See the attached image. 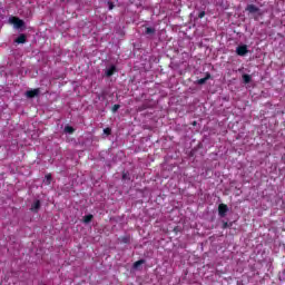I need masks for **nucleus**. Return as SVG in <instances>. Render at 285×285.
<instances>
[{"mask_svg":"<svg viewBox=\"0 0 285 285\" xmlns=\"http://www.w3.org/2000/svg\"><path fill=\"white\" fill-rule=\"evenodd\" d=\"M236 55H238V57H246V55H248V46L246 45L238 46L236 48Z\"/></svg>","mask_w":285,"mask_h":285,"instance_id":"f257e3e1","label":"nucleus"},{"mask_svg":"<svg viewBox=\"0 0 285 285\" xmlns=\"http://www.w3.org/2000/svg\"><path fill=\"white\" fill-rule=\"evenodd\" d=\"M226 213H228V205L219 204L218 205V215H219V217H225Z\"/></svg>","mask_w":285,"mask_h":285,"instance_id":"f03ea898","label":"nucleus"},{"mask_svg":"<svg viewBox=\"0 0 285 285\" xmlns=\"http://www.w3.org/2000/svg\"><path fill=\"white\" fill-rule=\"evenodd\" d=\"M10 22L14 26V28L19 29V28H23V20L19 19V18H11Z\"/></svg>","mask_w":285,"mask_h":285,"instance_id":"7ed1b4c3","label":"nucleus"},{"mask_svg":"<svg viewBox=\"0 0 285 285\" xmlns=\"http://www.w3.org/2000/svg\"><path fill=\"white\" fill-rule=\"evenodd\" d=\"M245 10L246 12H249V14H255V12H261V9L255 4H248Z\"/></svg>","mask_w":285,"mask_h":285,"instance_id":"20e7f679","label":"nucleus"},{"mask_svg":"<svg viewBox=\"0 0 285 285\" xmlns=\"http://www.w3.org/2000/svg\"><path fill=\"white\" fill-rule=\"evenodd\" d=\"M38 95H39V89L29 90L26 92V97H28L29 99H32L33 97H38Z\"/></svg>","mask_w":285,"mask_h":285,"instance_id":"39448f33","label":"nucleus"},{"mask_svg":"<svg viewBox=\"0 0 285 285\" xmlns=\"http://www.w3.org/2000/svg\"><path fill=\"white\" fill-rule=\"evenodd\" d=\"M208 79H210V73L207 72L206 76H205V78H200V79L197 80V85H198V86H204V83H206V81H207Z\"/></svg>","mask_w":285,"mask_h":285,"instance_id":"423d86ee","label":"nucleus"},{"mask_svg":"<svg viewBox=\"0 0 285 285\" xmlns=\"http://www.w3.org/2000/svg\"><path fill=\"white\" fill-rule=\"evenodd\" d=\"M117 70V68L115 66H111L109 67L107 70H106V75L107 77H112V75H115V71Z\"/></svg>","mask_w":285,"mask_h":285,"instance_id":"0eeeda50","label":"nucleus"},{"mask_svg":"<svg viewBox=\"0 0 285 285\" xmlns=\"http://www.w3.org/2000/svg\"><path fill=\"white\" fill-rule=\"evenodd\" d=\"M155 32H157V30H155V28H153V27H147L145 30V35H149L150 37H153V35H155Z\"/></svg>","mask_w":285,"mask_h":285,"instance_id":"6e6552de","label":"nucleus"},{"mask_svg":"<svg viewBox=\"0 0 285 285\" xmlns=\"http://www.w3.org/2000/svg\"><path fill=\"white\" fill-rule=\"evenodd\" d=\"M39 208H41V203L39 200H36L32 205H31V210H38Z\"/></svg>","mask_w":285,"mask_h":285,"instance_id":"1a4fd4ad","label":"nucleus"},{"mask_svg":"<svg viewBox=\"0 0 285 285\" xmlns=\"http://www.w3.org/2000/svg\"><path fill=\"white\" fill-rule=\"evenodd\" d=\"M253 77L248 73H244L243 75V81L244 83H248L249 81H252Z\"/></svg>","mask_w":285,"mask_h":285,"instance_id":"9d476101","label":"nucleus"},{"mask_svg":"<svg viewBox=\"0 0 285 285\" xmlns=\"http://www.w3.org/2000/svg\"><path fill=\"white\" fill-rule=\"evenodd\" d=\"M16 43H26V36H24V35H20V36L16 39Z\"/></svg>","mask_w":285,"mask_h":285,"instance_id":"9b49d317","label":"nucleus"},{"mask_svg":"<svg viewBox=\"0 0 285 285\" xmlns=\"http://www.w3.org/2000/svg\"><path fill=\"white\" fill-rule=\"evenodd\" d=\"M50 181H52V176L50 174H48L45 177L43 184H46V186H50Z\"/></svg>","mask_w":285,"mask_h":285,"instance_id":"f8f14e48","label":"nucleus"},{"mask_svg":"<svg viewBox=\"0 0 285 285\" xmlns=\"http://www.w3.org/2000/svg\"><path fill=\"white\" fill-rule=\"evenodd\" d=\"M65 132H67L68 135H72L75 132V128L67 126L65 127Z\"/></svg>","mask_w":285,"mask_h":285,"instance_id":"ddd939ff","label":"nucleus"},{"mask_svg":"<svg viewBox=\"0 0 285 285\" xmlns=\"http://www.w3.org/2000/svg\"><path fill=\"white\" fill-rule=\"evenodd\" d=\"M90 222H92V215L89 214V215L83 217V223L85 224H90Z\"/></svg>","mask_w":285,"mask_h":285,"instance_id":"4468645a","label":"nucleus"},{"mask_svg":"<svg viewBox=\"0 0 285 285\" xmlns=\"http://www.w3.org/2000/svg\"><path fill=\"white\" fill-rule=\"evenodd\" d=\"M230 226H233V223L228 224V222H224L223 223V229L225 230V228H230Z\"/></svg>","mask_w":285,"mask_h":285,"instance_id":"2eb2a0df","label":"nucleus"},{"mask_svg":"<svg viewBox=\"0 0 285 285\" xmlns=\"http://www.w3.org/2000/svg\"><path fill=\"white\" fill-rule=\"evenodd\" d=\"M206 17V11H200L198 13V19H204Z\"/></svg>","mask_w":285,"mask_h":285,"instance_id":"dca6fc26","label":"nucleus"},{"mask_svg":"<svg viewBox=\"0 0 285 285\" xmlns=\"http://www.w3.org/2000/svg\"><path fill=\"white\" fill-rule=\"evenodd\" d=\"M140 264H144V261H138L134 264V268H138Z\"/></svg>","mask_w":285,"mask_h":285,"instance_id":"f3484780","label":"nucleus"},{"mask_svg":"<svg viewBox=\"0 0 285 285\" xmlns=\"http://www.w3.org/2000/svg\"><path fill=\"white\" fill-rule=\"evenodd\" d=\"M279 279L285 281V269L279 274Z\"/></svg>","mask_w":285,"mask_h":285,"instance_id":"a211bd4d","label":"nucleus"},{"mask_svg":"<svg viewBox=\"0 0 285 285\" xmlns=\"http://www.w3.org/2000/svg\"><path fill=\"white\" fill-rule=\"evenodd\" d=\"M117 110H119V105H115V106L112 107V112H117Z\"/></svg>","mask_w":285,"mask_h":285,"instance_id":"6ab92c4d","label":"nucleus"},{"mask_svg":"<svg viewBox=\"0 0 285 285\" xmlns=\"http://www.w3.org/2000/svg\"><path fill=\"white\" fill-rule=\"evenodd\" d=\"M105 135H110V128L104 129Z\"/></svg>","mask_w":285,"mask_h":285,"instance_id":"aec40b11","label":"nucleus"},{"mask_svg":"<svg viewBox=\"0 0 285 285\" xmlns=\"http://www.w3.org/2000/svg\"><path fill=\"white\" fill-rule=\"evenodd\" d=\"M109 6V10H112V8H115V4H112V2H108Z\"/></svg>","mask_w":285,"mask_h":285,"instance_id":"412c9836","label":"nucleus"},{"mask_svg":"<svg viewBox=\"0 0 285 285\" xmlns=\"http://www.w3.org/2000/svg\"><path fill=\"white\" fill-rule=\"evenodd\" d=\"M122 179H128V175L124 174Z\"/></svg>","mask_w":285,"mask_h":285,"instance_id":"4be33fe9","label":"nucleus"}]
</instances>
